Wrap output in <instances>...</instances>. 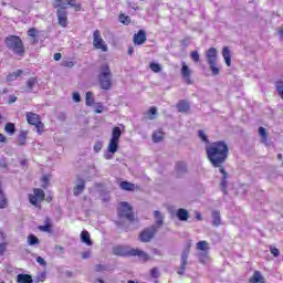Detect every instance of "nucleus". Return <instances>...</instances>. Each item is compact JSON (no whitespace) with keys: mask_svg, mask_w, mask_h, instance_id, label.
<instances>
[{"mask_svg":"<svg viewBox=\"0 0 283 283\" xmlns=\"http://www.w3.org/2000/svg\"><path fill=\"white\" fill-rule=\"evenodd\" d=\"M250 283H265L266 279L262 276V273L260 271H254L252 276L249 280Z\"/></svg>","mask_w":283,"mask_h":283,"instance_id":"6ab92c4d","label":"nucleus"},{"mask_svg":"<svg viewBox=\"0 0 283 283\" xmlns=\"http://www.w3.org/2000/svg\"><path fill=\"white\" fill-rule=\"evenodd\" d=\"M7 81H9V82L17 81V77L14 76L13 73H9V74L7 75Z\"/></svg>","mask_w":283,"mask_h":283,"instance_id":"bf43d9fd","label":"nucleus"},{"mask_svg":"<svg viewBox=\"0 0 283 283\" xmlns=\"http://www.w3.org/2000/svg\"><path fill=\"white\" fill-rule=\"evenodd\" d=\"M135 45H143V29H140L133 38Z\"/></svg>","mask_w":283,"mask_h":283,"instance_id":"c9c22d12","label":"nucleus"},{"mask_svg":"<svg viewBox=\"0 0 283 283\" xmlns=\"http://www.w3.org/2000/svg\"><path fill=\"white\" fill-rule=\"evenodd\" d=\"M80 182L73 188L74 196H81V192L85 191V180L81 179Z\"/></svg>","mask_w":283,"mask_h":283,"instance_id":"c85d7f7f","label":"nucleus"},{"mask_svg":"<svg viewBox=\"0 0 283 283\" xmlns=\"http://www.w3.org/2000/svg\"><path fill=\"white\" fill-rule=\"evenodd\" d=\"M188 258L189 255L187 254V252H184L181 254V264L179 270L177 271L178 275H185V271H187Z\"/></svg>","mask_w":283,"mask_h":283,"instance_id":"dca6fc26","label":"nucleus"},{"mask_svg":"<svg viewBox=\"0 0 283 283\" xmlns=\"http://www.w3.org/2000/svg\"><path fill=\"white\" fill-rule=\"evenodd\" d=\"M56 17H57V25H60V28H67L70 23L67 20V10L57 9Z\"/></svg>","mask_w":283,"mask_h":283,"instance_id":"9b49d317","label":"nucleus"},{"mask_svg":"<svg viewBox=\"0 0 283 283\" xmlns=\"http://www.w3.org/2000/svg\"><path fill=\"white\" fill-rule=\"evenodd\" d=\"M44 226H39V231H42L43 233H52V220L50 217H46L44 220Z\"/></svg>","mask_w":283,"mask_h":283,"instance_id":"a211bd4d","label":"nucleus"},{"mask_svg":"<svg viewBox=\"0 0 283 283\" xmlns=\"http://www.w3.org/2000/svg\"><path fill=\"white\" fill-rule=\"evenodd\" d=\"M114 255H120L122 258H129L134 255H143V251L136 249L125 248L123 245H117L113 249Z\"/></svg>","mask_w":283,"mask_h":283,"instance_id":"6e6552de","label":"nucleus"},{"mask_svg":"<svg viewBox=\"0 0 283 283\" xmlns=\"http://www.w3.org/2000/svg\"><path fill=\"white\" fill-rule=\"evenodd\" d=\"M112 69H109V64L104 63L99 67V74L97 75V81L101 90L105 92L112 90L114 86V81L112 80Z\"/></svg>","mask_w":283,"mask_h":283,"instance_id":"f03ea898","label":"nucleus"},{"mask_svg":"<svg viewBox=\"0 0 283 283\" xmlns=\"http://www.w3.org/2000/svg\"><path fill=\"white\" fill-rule=\"evenodd\" d=\"M45 200V191L41 188H34L33 195H29V202L33 205V207H38L39 202H43Z\"/></svg>","mask_w":283,"mask_h":283,"instance_id":"9d476101","label":"nucleus"},{"mask_svg":"<svg viewBox=\"0 0 283 283\" xmlns=\"http://www.w3.org/2000/svg\"><path fill=\"white\" fill-rule=\"evenodd\" d=\"M220 174H222V179H221V189L223 191V193L227 196L229 193V191L227 190V179L229 178V174L227 172V170H224V167L219 168Z\"/></svg>","mask_w":283,"mask_h":283,"instance_id":"4468645a","label":"nucleus"},{"mask_svg":"<svg viewBox=\"0 0 283 283\" xmlns=\"http://www.w3.org/2000/svg\"><path fill=\"white\" fill-rule=\"evenodd\" d=\"M39 238L36 237V235H34V234H29L28 235V244H29V247H34V245H36V244H39Z\"/></svg>","mask_w":283,"mask_h":283,"instance_id":"ea45409f","label":"nucleus"},{"mask_svg":"<svg viewBox=\"0 0 283 283\" xmlns=\"http://www.w3.org/2000/svg\"><path fill=\"white\" fill-rule=\"evenodd\" d=\"M176 171L178 174H187V164L185 161H178L176 164Z\"/></svg>","mask_w":283,"mask_h":283,"instance_id":"e433bc0d","label":"nucleus"},{"mask_svg":"<svg viewBox=\"0 0 283 283\" xmlns=\"http://www.w3.org/2000/svg\"><path fill=\"white\" fill-rule=\"evenodd\" d=\"M42 182H44V185H42V187L44 189H48V186L50 185V177L48 175L42 177Z\"/></svg>","mask_w":283,"mask_h":283,"instance_id":"09e8293b","label":"nucleus"},{"mask_svg":"<svg viewBox=\"0 0 283 283\" xmlns=\"http://www.w3.org/2000/svg\"><path fill=\"white\" fill-rule=\"evenodd\" d=\"M101 149H103V143L102 142H96L94 145V151L96 154H98V151H101Z\"/></svg>","mask_w":283,"mask_h":283,"instance_id":"8fccbe9b","label":"nucleus"},{"mask_svg":"<svg viewBox=\"0 0 283 283\" xmlns=\"http://www.w3.org/2000/svg\"><path fill=\"white\" fill-rule=\"evenodd\" d=\"M82 258L83 260H87V258H90V252H83Z\"/></svg>","mask_w":283,"mask_h":283,"instance_id":"69168bd1","label":"nucleus"},{"mask_svg":"<svg viewBox=\"0 0 283 283\" xmlns=\"http://www.w3.org/2000/svg\"><path fill=\"white\" fill-rule=\"evenodd\" d=\"M93 48H95V50H101V52H107L109 50L107 43L103 40L99 30L93 32Z\"/></svg>","mask_w":283,"mask_h":283,"instance_id":"1a4fd4ad","label":"nucleus"},{"mask_svg":"<svg viewBox=\"0 0 283 283\" xmlns=\"http://www.w3.org/2000/svg\"><path fill=\"white\" fill-rule=\"evenodd\" d=\"M181 76L186 81L187 85H193V81L191 80V69L187 65V63H181Z\"/></svg>","mask_w":283,"mask_h":283,"instance_id":"f8f14e48","label":"nucleus"},{"mask_svg":"<svg viewBox=\"0 0 283 283\" xmlns=\"http://www.w3.org/2000/svg\"><path fill=\"white\" fill-rule=\"evenodd\" d=\"M163 140H165V132H163V128H159L153 133V142L163 143Z\"/></svg>","mask_w":283,"mask_h":283,"instance_id":"4be33fe9","label":"nucleus"},{"mask_svg":"<svg viewBox=\"0 0 283 283\" xmlns=\"http://www.w3.org/2000/svg\"><path fill=\"white\" fill-rule=\"evenodd\" d=\"M61 57H62L61 53H55L53 55L54 61H61Z\"/></svg>","mask_w":283,"mask_h":283,"instance_id":"0e129e2a","label":"nucleus"},{"mask_svg":"<svg viewBox=\"0 0 283 283\" xmlns=\"http://www.w3.org/2000/svg\"><path fill=\"white\" fill-rule=\"evenodd\" d=\"M85 103H86L87 107H92V105H94V93L86 92Z\"/></svg>","mask_w":283,"mask_h":283,"instance_id":"4c0bfd02","label":"nucleus"},{"mask_svg":"<svg viewBox=\"0 0 283 283\" xmlns=\"http://www.w3.org/2000/svg\"><path fill=\"white\" fill-rule=\"evenodd\" d=\"M95 271L96 273H101L105 271V265H101V264L95 265Z\"/></svg>","mask_w":283,"mask_h":283,"instance_id":"4d7b16f0","label":"nucleus"},{"mask_svg":"<svg viewBox=\"0 0 283 283\" xmlns=\"http://www.w3.org/2000/svg\"><path fill=\"white\" fill-rule=\"evenodd\" d=\"M28 134H29L28 130H20V134L17 139V145H19V147H23L24 145H27Z\"/></svg>","mask_w":283,"mask_h":283,"instance_id":"aec40b11","label":"nucleus"},{"mask_svg":"<svg viewBox=\"0 0 283 283\" xmlns=\"http://www.w3.org/2000/svg\"><path fill=\"white\" fill-rule=\"evenodd\" d=\"M4 45L13 53L15 56H25V45L23 40L19 35H9L4 39Z\"/></svg>","mask_w":283,"mask_h":283,"instance_id":"20e7f679","label":"nucleus"},{"mask_svg":"<svg viewBox=\"0 0 283 283\" xmlns=\"http://www.w3.org/2000/svg\"><path fill=\"white\" fill-rule=\"evenodd\" d=\"M12 74L15 78H19V76H21V74H23V70H17L15 72H12Z\"/></svg>","mask_w":283,"mask_h":283,"instance_id":"052dcab7","label":"nucleus"},{"mask_svg":"<svg viewBox=\"0 0 283 283\" xmlns=\"http://www.w3.org/2000/svg\"><path fill=\"white\" fill-rule=\"evenodd\" d=\"M150 277H154V280H158L160 277V271L158 268H153L150 270Z\"/></svg>","mask_w":283,"mask_h":283,"instance_id":"a18cd8bd","label":"nucleus"},{"mask_svg":"<svg viewBox=\"0 0 283 283\" xmlns=\"http://www.w3.org/2000/svg\"><path fill=\"white\" fill-rule=\"evenodd\" d=\"M65 1H66V6H70L71 8H73L75 12H81L83 7L81 3H76V0H65Z\"/></svg>","mask_w":283,"mask_h":283,"instance_id":"f704fd0d","label":"nucleus"},{"mask_svg":"<svg viewBox=\"0 0 283 283\" xmlns=\"http://www.w3.org/2000/svg\"><path fill=\"white\" fill-rule=\"evenodd\" d=\"M25 116H27V123L29 125L35 126L41 120V116L36 113L27 112Z\"/></svg>","mask_w":283,"mask_h":283,"instance_id":"ddd939ff","label":"nucleus"},{"mask_svg":"<svg viewBox=\"0 0 283 283\" xmlns=\"http://www.w3.org/2000/svg\"><path fill=\"white\" fill-rule=\"evenodd\" d=\"M45 277H46L45 272L40 273V274L38 275V277H36V283H39V282H45Z\"/></svg>","mask_w":283,"mask_h":283,"instance_id":"3c124183","label":"nucleus"},{"mask_svg":"<svg viewBox=\"0 0 283 283\" xmlns=\"http://www.w3.org/2000/svg\"><path fill=\"white\" fill-rule=\"evenodd\" d=\"M73 101L75 103H81L82 98H81V94L78 92L73 93Z\"/></svg>","mask_w":283,"mask_h":283,"instance_id":"603ef678","label":"nucleus"},{"mask_svg":"<svg viewBox=\"0 0 283 283\" xmlns=\"http://www.w3.org/2000/svg\"><path fill=\"white\" fill-rule=\"evenodd\" d=\"M17 99H18L17 95H10V96H9V101H8V104H9V105H12V103H17Z\"/></svg>","mask_w":283,"mask_h":283,"instance_id":"6e6d98bb","label":"nucleus"},{"mask_svg":"<svg viewBox=\"0 0 283 283\" xmlns=\"http://www.w3.org/2000/svg\"><path fill=\"white\" fill-rule=\"evenodd\" d=\"M275 87L280 98L283 99V81H277Z\"/></svg>","mask_w":283,"mask_h":283,"instance_id":"79ce46f5","label":"nucleus"},{"mask_svg":"<svg viewBox=\"0 0 283 283\" xmlns=\"http://www.w3.org/2000/svg\"><path fill=\"white\" fill-rule=\"evenodd\" d=\"M12 74L15 78H19V76H21V74H23V70H17L15 72H12Z\"/></svg>","mask_w":283,"mask_h":283,"instance_id":"680f3d73","label":"nucleus"},{"mask_svg":"<svg viewBox=\"0 0 283 283\" xmlns=\"http://www.w3.org/2000/svg\"><path fill=\"white\" fill-rule=\"evenodd\" d=\"M259 136L261 138V143L265 145V147H269V133H266V128L259 127Z\"/></svg>","mask_w":283,"mask_h":283,"instance_id":"412c9836","label":"nucleus"},{"mask_svg":"<svg viewBox=\"0 0 283 283\" xmlns=\"http://www.w3.org/2000/svg\"><path fill=\"white\" fill-rule=\"evenodd\" d=\"M17 282L18 283H32L34 281L32 280V275H30V274H18Z\"/></svg>","mask_w":283,"mask_h":283,"instance_id":"bb28decb","label":"nucleus"},{"mask_svg":"<svg viewBox=\"0 0 283 283\" xmlns=\"http://www.w3.org/2000/svg\"><path fill=\"white\" fill-rule=\"evenodd\" d=\"M206 59L213 76H218L220 74V67H218V50L216 48L208 49L206 51Z\"/></svg>","mask_w":283,"mask_h":283,"instance_id":"39448f33","label":"nucleus"},{"mask_svg":"<svg viewBox=\"0 0 283 283\" xmlns=\"http://www.w3.org/2000/svg\"><path fill=\"white\" fill-rule=\"evenodd\" d=\"M212 224L213 227H220L222 224V220L220 218V211H213L212 212Z\"/></svg>","mask_w":283,"mask_h":283,"instance_id":"2f4dec72","label":"nucleus"},{"mask_svg":"<svg viewBox=\"0 0 283 283\" xmlns=\"http://www.w3.org/2000/svg\"><path fill=\"white\" fill-rule=\"evenodd\" d=\"M36 83H39V80L36 77H30L27 81V92H32Z\"/></svg>","mask_w":283,"mask_h":283,"instance_id":"473e14b6","label":"nucleus"},{"mask_svg":"<svg viewBox=\"0 0 283 283\" xmlns=\"http://www.w3.org/2000/svg\"><path fill=\"white\" fill-rule=\"evenodd\" d=\"M147 260H149V255H147V253L143 252V261L147 262Z\"/></svg>","mask_w":283,"mask_h":283,"instance_id":"774afa93","label":"nucleus"},{"mask_svg":"<svg viewBox=\"0 0 283 283\" xmlns=\"http://www.w3.org/2000/svg\"><path fill=\"white\" fill-rule=\"evenodd\" d=\"M191 60L193 61V63H198L200 62V54L198 53V51H192L190 53Z\"/></svg>","mask_w":283,"mask_h":283,"instance_id":"49530a36","label":"nucleus"},{"mask_svg":"<svg viewBox=\"0 0 283 283\" xmlns=\"http://www.w3.org/2000/svg\"><path fill=\"white\" fill-rule=\"evenodd\" d=\"M74 66V61L72 60H64L62 62V67H73Z\"/></svg>","mask_w":283,"mask_h":283,"instance_id":"de8ad7c7","label":"nucleus"},{"mask_svg":"<svg viewBox=\"0 0 283 283\" xmlns=\"http://www.w3.org/2000/svg\"><path fill=\"white\" fill-rule=\"evenodd\" d=\"M177 218L181 222H187V220H189V211H187L185 208H179L177 210Z\"/></svg>","mask_w":283,"mask_h":283,"instance_id":"5701e85b","label":"nucleus"},{"mask_svg":"<svg viewBox=\"0 0 283 283\" xmlns=\"http://www.w3.org/2000/svg\"><path fill=\"white\" fill-rule=\"evenodd\" d=\"M198 251H203V253H209V243L207 241L197 242Z\"/></svg>","mask_w":283,"mask_h":283,"instance_id":"72a5a7b5","label":"nucleus"},{"mask_svg":"<svg viewBox=\"0 0 283 283\" xmlns=\"http://www.w3.org/2000/svg\"><path fill=\"white\" fill-rule=\"evenodd\" d=\"M270 252H271L272 255H274V258L280 256V250L277 248H271Z\"/></svg>","mask_w":283,"mask_h":283,"instance_id":"864d4df0","label":"nucleus"},{"mask_svg":"<svg viewBox=\"0 0 283 283\" xmlns=\"http://www.w3.org/2000/svg\"><path fill=\"white\" fill-rule=\"evenodd\" d=\"M81 240L86 244L87 247H92V239L90 238V232L86 230H83L81 232Z\"/></svg>","mask_w":283,"mask_h":283,"instance_id":"cd10ccee","label":"nucleus"},{"mask_svg":"<svg viewBox=\"0 0 283 283\" xmlns=\"http://www.w3.org/2000/svg\"><path fill=\"white\" fill-rule=\"evenodd\" d=\"M119 22L123 23L124 25H129V23H132V18H129V15H125L124 13H120Z\"/></svg>","mask_w":283,"mask_h":283,"instance_id":"a19ab883","label":"nucleus"},{"mask_svg":"<svg viewBox=\"0 0 283 283\" xmlns=\"http://www.w3.org/2000/svg\"><path fill=\"white\" fill-rule=\"evenodd\" d=\"M206 154L212 167L222 169L229 158V145L224 140L211 143L206 147Z\"/></svg>","mask_w":283,"mask_h":283,"instance_id":"f257e3e1","label":"nucleus"},{"mask_svg":"<svg viewBox=\"0 0 283 283\" xmlns=\"http://www.w3.org/2000/svg\"><path fill=\"white\" fill-rule=\"evenodd\" d=\"M28 36H30L32 40L31 45L39 44V30L36 28H30L27 32Z\"/></svg>","mask_w":283,"mask_h":283,"instance_id":"f3484780","label":"nucleus"},{"mask_svg":"<svg viewBox=\"0 0 283 283\" xmlns=\"http://www.w3.org/2000/svg\"><path fill=\"white\" fill-rule=\"evenodd\" d=\"M198 136L202 143H206V145H209V137H207V134L205 130H198Z\"/></svg>","mask_w":283,"mask_h":283,"instance_id":"37998d69","label":"nucleus"},{"mask_svg":"<svg viewBox=\"0 0 283 283\" xmlns=\"http://www.w3.org/2000/svg\"><path fill=\"white\" fill-rule=\"evenodd\" d=\"M117 216L118 218H125L128 222H136V214H134V210L127 201L119 202Z\"/></svg>","mask_w":283,"mask_h":283,"instance_id":"423d86ee","label":"nucleus"},{"mask_svg":"<svg viewBox=\"0 0 283 283\" xmlns=\"http://www.w3.org/2000/svg\"><path fill=\"white\" fill-rule=\"evenodd\" d=\"M155 216V224L150 226L143 231V242H151L154 238H156V233H158V229L163 227L165 217H163V213L160 211L156 210L154 212Z\"/></svg>","mask_w":283,"mask_h":283,"instance_id":"7ed1b4c3","label":"nucleus"},{"mask_svg":"<svg viewBox=\"0 0 283 283\" xmlns=\"http://www.w3.org/2000/svg\"><path fill=\"white\" fill-rule=\"evenodd\" d=\"M120 136H123V130L120 129V127H118V126L113 127L112 138L108 143V146H107V151L109 154H116V151H118V145L120 143Z\"/></svg>","mask_w":283,"mask_h":283,"instance_id":"0eeeda50","label":"nucleus"},{"mask_svg":"<svg viewBox=\"0 0 283 283\" xmlns=\"http://www.w3.org/2000/svg\"><path fill=\"white\" fill-rule=\"evenodd\" d=\"M7 138L6 135L0 133V143H6Z\"/></svg>","mask_w":283,"mask_h":283,"instance_id":"338daca9","label":"nucleus"},{"mask_svg":"<svg viewBox=\"0 0 283 283\" xmlns=\"http://www.w3.org/2000/svg\"><path fill=\"white\" fill-rule=\"evenodd\" d=\"M146 118L148 120H156V118H158V108L156 106H151L146 113Z\"/></svg>","mask_w":283,"mask_h":283,"instance_id":"393cba45","label":"nucleus"},{"mask_svg":"<svg viewBox=\"0 0 283 283\" xmlns=\"http://www.w3.org/2000/svg\"><path fill=\"white\" fill-rule=\"evenodd\" d=\"M149 67H150L151 72H154L155 74H158L159 72H163V65H160L159 63L151 62L149 64Z\"/></svg>","mask_w":283,"mask_h":283,"instance_id":"58836bf2","label":"nucleus"},{"mask_svg":"<svg viewBox=\"0 0 283 283\" xmlns=\"http://www.w3.org/2000/svg\"><path fill=\"white\" fill-rule=\"evenodd\" d=\"M33 127H35L39 134H43V129H45V125L43 122H41V119L35 125H33Z\"/></svg>","mask_w":283,"mask_h":283,"instance_id":"c03bdc74","label":"nucleus"},{"mask_svg":"<svg viewBox=\"0 0 283 283\" xmlns=\"http://www.w3.org/2000/svg\"><path fill=\"white\" fill-rule=\"evenodd\" d=\"M8 244L7 243H0V255H3L6 253Z\"/></svg>","mask_w":283,"mask_h":283,"instance_id":"13d9d810","label":"nucleus"},{"mask_svg":"<svg viewBox=\"0 0 283 283\" xmlns=\"http://www.w3.org/2000/svg\"><path fill=\"white\" fill-rule=\"evenodd\" d=\"M222 56L226 61V65L228 67H231V50L229 49V46H223Z\"/></svg>","mask_w":283,"mask_h":283,"instance_id":"b1692460","label":"nucleus"},{"mask_svg":"<svg viewBox=\"0 0 283 283\" xmlns=\"http://www.w3.org/2000/svg\"><path fill=\"white\" fill-rule=\"evenodd\" d=\"M36 262L38 264H40L41 266H45L48 263L45 262V259L42 256H38L36 258Z\"/></svg>","mask_w":283,"mask_h":283,"instance_id":"5fc2aeb1","label":"nucleus"},{"mask_svg":"<svg viewBox=\"0 0 283 283\" xmlns=\"http://www.w3.org/2000/svg\"><path fill=\"white\" fill-rule=\"evenodd\" d=\"M177 109L180 114H187V112L191 109V106L189 105V102L187 99H180L177 103Z\"/></svg>","mask_w":283,"mask_h":283,"instance_id":"2eb2a0df","label":"nucleus"},{"mask_svg":"<svg viewBox=\"0 0 283 283\" xmlns=\"http://www.w3.org/2000/svg\"><path fill=\"white\" fill-rule=\"evenodd\" d=\"M66 6V0H53V8H55V10H65L67 8Z\"/></svg>","mask_w":283,"mask_h":283,"instance_id":"7c9ffc66","label":"nucleus"},{"mask_svg":"<svg viewBox=\"0 0 283 283\" xmlns=\"http://www.w3.org/2000/svg\"><path fill=\"white\" fill-rule=\"evenodd\" d=\"M4 132L9 134V136H14V134L17 133V126L14 125V123H7L4 125Z\"/></svg>","mask_w":283,"mask_h":283,"instance_id":"c756f323","label":"nucleus"},{"mask_svg":"<svg viewBox=\"0 0 283 283\" xmlns=\"http://www.w3.org/2000/svg\"><path fill=\"white\" fill-rule=\"evenodd\" d=\"M119 188L123 191H136V185L129 182V181H122L119 182Z\"/></svg>","mask_w":283,"mask_h":283,"instance_id":"a878e982","label":"nucleus"},{"mask_svg":"<svg viewBox=\"0 0 283 283\" xmlns=\"http://www.w3.org/2000/svg\"><path fill=\"white\" fill-rule=\"evenodd\" d=\"M95 114H103V105H98L95 109Z\"/></svg>","mask_w":283,"mask_h":283,"instance_id":"e2e57ef3","label":"nucleus"}]
</instances>
